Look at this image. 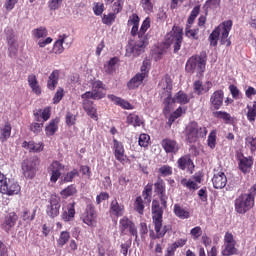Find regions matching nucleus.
I'll use <instances>...</instances> for the list:
<instances>
[{
    "label": "nucleus",
    "mask_w": 256,
    "mask_h": 256,
    "mask_svg": "<svg viewBox=\"0 0 256 256\" xmlns=\"http://www.w3.org/2000/svg\"><path fill=\"white\" fill-rule=\"evenodd\" d=\"M139 16L137 14H132L128 19V27H132L131 35L135 37L138 35V40L136 42H129L126 46V57H139L141 53L145 51V47L149 45L147 38V30L151 27V20L146 18L139 30Z\"/></svg>",
    "instance_id": "nucleus-1"
},
{
    "label": "nucleus",
    "mask_w": 256,
    "mask_h": 256,
    "mask_svg": "<svg viewBox=\"0 0 256 256\" xmlns=\"http://www.w3.org/2000/svg\"><path fill=\"white\" fill-rule=\"evenodd\" d=\"M152 221L156 235L152 236V239H163L164 235H167L168 231H171V225L163 226V208L159 206L157 200L152 202Z\"/></svg>",
    "instance_id": "nucleus-2"
},
{
    "label": "nucleus",
    "mask_w": 256,
    "mask_h": 256,
    "mask_svg": "<svg viewBox=\"0 0 256 256\" xmlns=\"http://www.w3.org/2000/svg\"><path fill=\"white\" fill-rule=\"evenodd\" d=\"M232 27H233V21L231 20L224 21L218 27H216L209 36L210 45L212 47H217V43L219 41V35H220L221 45H226V47H231V40H229V33H231Z\"/></svg>",
    "instance_id": "nucleus-3"
},
{
    "label": "nucleus",
    "mask_w": 256,
    "mask_h": 256,
    "mask_svg": "<svg viewBox=\"0 0 256 256\" xmlns=\"http://www.w3.org/2000/svg\"><path fill=\"white\" fill-rule=\"evenodd\" d=\"M256 184H254L248 193L239 195L234 201V207L236 213L245 215L248 211H251L255 206Z\"/></svg>",
    "instance_id": "nucleus-4"
},
{
    "label": "nucleus",
    "mask_w": 256,
    "mask_h": 256,
    "mask_svg": "<svg viewBox=\"0 0 256 256\" xmlns=\"http://www.w3.org/2000/svg\"><path fill=\"white\" fill-rule=\"evenodd\" d=\"M207 137V128L195 121L190 122L184 130V139L188 143H196L199 138Z\"/></svg>",
    "instance_id": "nucleus-5"
},
{
    "label": "nucleus",
    "mask_w": 256,
    "mask_h": 256,
    "mask_svg": "<svg viewBox=\"0 0 256 256\" xmlns=\"http://www.w3.org/2000/svg\"><path fill=\"white\" fill-rule=\"evenodd\" d=\"M0 193H2V195H8L9 197L19 195V193H21V186L19 183L7 178L5 174L0 172Z\"/></svg>",
    "instance_id": "nucleus-6"
},
{
    "label": "nucleus",
    "mask_w": 256,
    "mask_h": 256,
    "mask_svg": "<svg viewBox=\"0 0 256 256\" xmlns=\"http://www.w3.org/2000/svg\"><path fill=\"white\" fill-rule=\"evenodd\" d=\"M207 65V56L194 55L190 57L186 62L187 73H199L200 75L205 73V67Z\"/></svg>",
    "instance_id": "nucleus-7"
},
{
    "label": "nucleus",
    "mask_w": 256,
    "mask_h": 256,
    "mask_svg": "<svg viewBox=\"0 0 256 256\" xmlns=\"http://www.w3.org/2000/svg\"><path fill=\"white\" fill-rule=\"evenodd\" d=\"M165 43L169 46L173 45L174 53L180 51L181 45L183 43V28L179 26H174L172 28V31L166 34Z\"/></svg>",
    "instance_id": "nucleus-8"
},
{
    "label": "nucleus",
    "mask_w": 256,
    "mask_h": 256,
    "mask_svg": "<svg viewBox=\"0 0 256 256\" xmlns=\"http://www.w3.org/2000/svg\"><path fill=\"white\" fill-rule=\"evenodd\" d=\"M153 195V184H147L142 192V197L138 196L134 203V209L140 215H143L145 205L151 203V196Z\"/></svg>",
    "instance_id": "nucleus-9"
},
{
    "label": "nucleus",
    "mask_w": 256,
    "mask_h": 256,
    "mask_svg": "<svg viewBox=\"0 0 256 256\" xmlns=\"http://www.w3.org/2000/svg\"><path fill=\"white\" fill-rule=\"evenodd\" d=\"M119 229L121 235H127V233H130L132 237H135V241L139 239V235L137 233V226H135V223L131 221L127 216H124L119 221Z\"/></svg>",
    "instance_id": "nucleus-10"
},
{
    "label": "nucleus",
    "mask_w": 256,
    "mask_h": 256,
    "mask_svg": "<svg viewBox=\"0 0 256 256\" xmlns=\"http://www.w3.org/2000/svg\"><path fill=\"white\" fill-rule=\"evenodd\" d=\"M237 242L231 232H226L224 235V249L222 250L223 256L237 255V248H235Z\"/></svg>",
    "instance_id": "nucleus-11"
},
{
    "label": "nucleus",
    "mask_w": 256,
    "mask_h": 256,
    "mask_svg": "<svg viewBox=\"0 0 256 256\" xmlns=\"http://www.w3.org/2000/svg\"><path fill=\"white\" fill-rule=\"evenodd\" d=\"M189 101H191V98H189V95H187L183 91H179L174 95L173 98L171 96L166 97V99L164 100V105L166 106L167 111H169L173 103H179L180 105H187Z\"/></svg>",
    "instance_id": "nucleus-12"
},
{
    "label": "nucleus",
    "mask_w": 256,
    "mask_h": 256,
    "mask_svg": "<svg viewBox=\"0 0 256 256\" xmlns=\"http://www.w3.org/2000/svg\"><path fill=\"white\" fill-rule=\"evenodd\" d=\"M61 209V198L56 195H52L49 200V204L46 208V213L51 219L59 216V211Z\"/></svg>",
    "instance_id": "nucleus-13"
},
{
    "label": "nucleus",
    "mask_w": 256,
    "mask_h": 256,
    "mask_svg": "<svg viewBox=\"0 0 256 256\" xmlns=\"http://www.w3.org/2000/svg\"><path fill=\"white\" fill-rule=\"evenodd\" d=\"M81 219L85 225H88V227H95V225H97V215L95 214V206H93V204H88L86 206Z\"/></svg>",
    "instance_id": "nucleus-14"
},
{
    "label": "nucleus",
    "mask_w": 256,
    "mask_h": 256,
    "mask_svg": "<svg viewBox=\"0 0 256 256\" xmlns=\"http://www.w3.org/2000/svg\"><path fill=\"white\" fill-rule=\"evenodd\" d=\"M65 169V165L61 164V162L55 160L48 166V173L50 175L51 183H57L59 181V177H61V171Z\"/></svg>",
    "instance_id": "nucleus-15"
},
{
    "label": "nucleus",
    "mask_w": 256,
    "mask_h": 256,
    "mask_svg": "<svg viewBox=\"0 0 256 256\" xmlns=\"http://www.w3.org/2000/svg\"><path fill=\"white\" fill-rule=\"evenodd\" d=\"M37 167V159L30 158L24 160L22 163V173L26 179H33L35 177V169Z\"/></svg>",
    "instance_id": "nucleus-16"
},
{
    "label": "nucleus",
    "mask_w": 256,
    "mask_h": 256,
    "mask_svg": "<svg viewBox=\"0 0 256 256\" xmlns=\"http://www.w3.org/2000/svg\"><path fill=\"white\" fill-rule=\"evenodd\" d=\"M63 45H65V46H63ZM65 47H67V49H69V47H71V41H69V35L61 34V35H59L58 39L54 43L53 52L56 55H61V53H63V51H65Z\"/></svg>",
    "instance_id": "nucleus-17"
},
{
    "label": "nucleus",
    "mask_w": 256,
    "mask_h": 256,
    "mask_svg": "<svg viewBox=\"0 0 256 256\" xmlns=\"http://www.w3.org/2000/svg\"><path fill=\"white\" fill-rule=\"evenodd\" d=\"M113 151L116 161H119V163L125 165V162L127 161V155H125V147L123 146V143L119 142L117 139H114Z\"/></svg>",
    "instance_id": "nucleus-18"
},
{
    "label": "nucleus",
    "mask_w": 256,
    "mask_h": 256,
    "mask_svg": "<svg viewBox=\"0 0 256 256\" xmlns=\"http://www.w3.org/2000/svg\"><path fill=\"white\" fill-rule=\"evenodd\" d=\"M5 33L7 35L8 41V51L10 57H17L18 45L17 41L15 40V34L13 33V29H6Z\"/></svg>",
    "instance_id": "nucleus-19"
},
{
    "label": "nucleus",
    "mask_w": 256,
    "mask_h": 256,
    "mask_svg": "<svg viewBox=\"0 0 256 256\" xmlns=\"http://www.w3.org/2000/svg\"><path fill=\"white\" fill-rule=\"evenodd\" d=\"M160 91H162V95L167 97H171V91H173V81L169 75L164 76L158 85Z\"/></svg>",
    "instance_id": "nucleus-20"
},
{
    "label": "nucleus",
    "mask_w": 256,
    "mask_h": 256,
    "mask_svg": "<svg viewBox=\"0 0 256 256\" xmlns=\"http://www.w3.org/2000/svg\"><path fill=\"white\" fill-rule=\"evenodd\" d=\"M155 193L159 195L161 205L167 207V195L165 194V182L161 179L157 180L154 184Z\"/></svg>",
    "instance_id": "nucleus-21"
},
{
    "label": "nucleus",
    "mask_w": 256,
    "mask_h": 256,
    "mask_svg": "<svg viewBox=\"0 0 256 256\" xmlns=\"http://www.w3.org/2000/svg\"><path fill=\"white\" fill-rule=\"evenodd\" d=\"M225 94L222 90L215 91L210 97V104L216 111L223 107V99Z\"/></svg>",
    "instance_id": "nucleus-22"
},
{
    "label": "nucleus",
    "mask_w": 256,
    "mask_h": 256,
    "mask_svg": "<svg viewBox=\"0 0 256 256\" xmlns=\"http://www.w3.org/2000/svg\"><path fill=\"white\" fill-rule=\"evenodd\" d=\"M109 213L111 217H123V215H125V206L123 204H119L117 199H114L110 203Z\"/></svg>",
    "instance_id": "nucleus-23"
},
{
    "label": "nucleus",
    "mask_w": 256,
    "mask_h": 256,
    "mask_svg": "<svg viewBox=\"0 0 256 256\" xmlns=\"http://www.w3.org/2000/svg\"><path fill=\"white\" fill-rule=\"evenodd\" d=\"M213 87V83L211 81H206L204 84L201 81H195L193 84L194 92L198 95H203L205 93H209L211 88Z\"/></svg>",
    "instance_id": "nucleus-24"
},
{
    "label": "nucleus",
    "mask_w": 256,
    "mask_h": 256,
    "mask_svg": "<svg viewBox=\"0 0 256 256\" xmlns=\"http://www.w3.org/2000/svg\"><path fill=\"white\" fill-rule=\"evenodd\" d=\"M92 92H94L97 101L105 99V84H103V82L100 80L92 82Z\"/></svg>",
    "instance_id": "nucleus-25"
},
{
    "label": "nucleus",
    "mask_w": 256,
    "mask_h": 256,
    "mask_svg": "<svg viewBox=\"0 0 256 256\" xmlns=\"http://www.w3.org/2000/svg\"><path fill=\"white\" fill-rule=\"evenodd\" d=\"M212 183L214 189H224L227 185V176L223 172H218L214 174Z\"/></svg>",
    "instance_id": "nucleus-26"
},
{
    "label": "nucleus",
    "mask_w": 256,
    "mask_h": 256,
    "mask_svg": "<svg viewBox=\"0 0 256 256\" xmlns=\"http://www.w3.org/2000/svg\"><path fill=\"white\" fill-rule=\"evenodd\" d=\"M61 219L65 221V223H69V221L75 219V203H70L66 208H63Z\"/></svg>",
    "instance_id": "nucleus-27"
},
{
    "label": "nucleus",
    "mask_w": 256,
    "mask_h": 256,
    "mask_svg": "<svg viewBox=\"0 0 256 256\" xmlns=\"http://www.w3.org/2000/svg\"><path fill=\"white\" fill-rule=\"evenodd\" d=\"M82 106L84 111L89 117H91V119H94V121H97V119H99V116L97 115V106L93 104V101L82 102Z\"/></svg>",
    "instance_id": "nucleus-28"
},
{
    "label": "nucleus",
    "mask_w": 256,
    "mask_h": 256,
    "mask_svg": "<svg viewBox=\"0 0 256 256\" xmlns=\"http://www.w3.org/2000/svg\"><path fill=\"white\" fill-rule=\"evenodd\" d=\"M162 147L167 153H173L174 155L179 151V144L175 140L164 139L162 140Z\"/></svg>",
    "instance_id": "nucleus-29"
},
{
    "label": "nucleus",
    "mask_w": 256,
    "mask_h": 256,
    "mask_svg": "<svg viewBox=\"0 0 256 256\" xmlns=\"http://www.w3.org/2000/svg\"><path fill=\"white\" fill-rule=\"evenodd\" d=\"M17 219L18 217L15 212L9 213L2 223V229H4V231H11L12 227H15V224L17 223Z\"/></svg>",
    "instance_id": "nucleus-30"
},
{
    "label": "nucleus",
    "mask_w": 256,
    "mask_h": 256,
    "mask_svg": "<svg viewBox=\"0 0 256 256\" xmlns=\"http://www.w3.org/2000/svg\"><path fill=\"white\" fill-rule=\"evenodd\" d=\"M34 119L35 121H38V123H45V121H49L51 119V108L46 107L43 110H37L34 112Z\"/></svg>",
    "instance_id": "nucleus-31"
},
{
    "label": "nucleus",
    "mask_w": 256,
    "mask_h": 256,
    "mask_svg": "<svg viewBox=\"0 0 256 256\" xmlns=\"http://www.w3.org/2000/svg\"><path fill=\"white\" fill-rule=\"evenodd\" d=\"M27 81L30 89H32V93H35V95H41V86L39 85L37 76L35 74H30L28 75Z\"/></svg>",
    "instance_id": "nucleus-32"
},
{
    "label": "nucleus",
    "mask_w": 256,
    "mask_h": 256,
    "mask_svg": "<svg viewBox=\"0 0 256 256\" xmlns=\"http://www.w3.org/2000/svg\"><path fill=\"white\" fill-rule=\"evenodd\" d=\"M108 99L112 101L115 105H118L119 107H122V109L131 110L133 109V105L126 101L125 99L119 98L113 94L108 95Z\"/></svg>",
    "instance_id": "nucleus-33"
},
{
    "label": "nucleus",
    "mask_w": 256,
    "mask_h": 256,
    "mask_svg": "<svg viewBox=\"0 0 256 256\" xmlns=\"http://www.w3.org/2000/svg\"><path fill=\"white\" fill-rule=\"evenodd\" d=\"M253 167V158L252 157H242L239 160V169L242 173H249Z\"/></svg>",
    "instance_id": "nucleus-34"
},
{
    "label": "nucleus",
    "mask_w": 256,
    "mask_h": 256,
    "mask_svg": "<svg viewBox=\"0 0 256 256\" xmlns=\"http://www.w3.org/2000/svg\"><path fill=\"white\" fill-rule=\"evenodd\" d=\"M177 165L179 169H182V171H185V169H193V167H195L193 160H191V157L189 156H182L179 158Z\"/></svg>",
    "instance_id": "nucleus-35"
},
{
    "label": "nucleus",
    "mask_w": 256,
    "mask_h": 256,
    "mask_svg": "<svg viewBox=\"0 0 256 256\" xmlns=\"http://www.w3.org/2000/svg\"><path fill=\"white\" fill-rule=\"evenodd\" d=\"M59 129V119L51 120L49 125L45 127V133L47 137H53Z\"/></svg>",
    "instance_id": "nucleus-36"
},
{
    "label": "nucleus",
    "mask_w": 256,
    "mask_h": 256,
    "mask_svg": "<svg viewBox=\"0 0 256 256\" xmlns=\"http://www.w3.org/2000/svg\"><path fill=\"white\" fill-rule=\"evenodd\" d=\"M174 214L176 217H179V219H189L190 213L187 208H184L180 204H175L174 205Z\"/></svg>",
    "instance_id": "nucleus-37"
},
{
    "label": "nucleus",
    "mask_w": 256,
    "mask_h": 256,
    "mask_svg": "<svg viewBox=\"0 0 256 256\" xmlns=\"http://www.w3.org/2000/svg\"><path fill=\"white\" fill-rule=\"evenodd\" d=\"M57 83H59V70H54L48 78V89H50L51 91L55 90V87H57Z\"/></svg>",
    "instance_id": "nucleus-38"
},
{
    "label": "nucleus",
    "mask_w": 256,
    "mask_h": 256,
    "mask_svg": "<svg viewBox=\"0 0 256 256\" xmlns=\"http://www.w3.org/2000/svg\"><path fill=\"white\" fill-rule=\"evenodd\" d=\"M22 146L24 149H29L32 153H41L43 151V143H35V142H23Z\"/></svg>",
    "instance_id": "nucleus-39"
},
{
    "label": "nucleus",
    "mask_w": 256,
    "mask_h": 256,
    "mask_svg": "<svg viewBox=\"0 0 256 256\" xmlns=\"http://www.w3.org/2000/svg\"><path fill=\"white\" fill-rule=\"evenodd\" d=\"M69 239H71V233L69 231L60 232L59 237L56 240L57 246L60 248L65 247V245L69 243Z\"/></svg>",
    "instance_id": "nucleus-40"
},
{
    "label": "nucleus",
    "mask_w": 256,
    "mask_h": 256,
    "mask_svg": "<svg viewBox=\"0 0 256 256\" xmlns=\"http://www.w3.org/2000/svg\"><path fill=\"white\" fill-rule=\"evenodd\" d=\"M145 77L137 73L127 84L129 89H137V87L143 84Z\"/></svg>",
    "instance_id": "nucleus-41"
},
{
    "label": "nucleus",
    "mask_w": 256,
    "mask_h": 256,
    "mask_svg": "<svg viewBox=\"0 0 256 256\" xmlns=\"http://www.w3.org/2000/svg\"><path fill=\"white\" fill-rule=\"evenodd\" d=\"M11 124L6 123L4 127L0 129V141L5 143L9 137H11Z\"/></svg>",
    "instance_id": "nucleus-42"
},
{
    "label": "nucleus",
    "mask_w": 256,
    "mask_h": 256,
    "mask_svg": "<svg viewBox=\"0 0 256 256\" xmlns=\"http://www.w3.org/2000/svg\"><path fill=\"white\" fill-rule=\"evenodd\" d=\"M185 35L188 39H193L194 41L199 40V28L191 29V25H186Z\"/></svg>",
    "instance_id": "nucleus-43"
},
{
    "label": "nucleus",
    "mask_w": 256,
    "mask_h": 256,
    "mask_svg": "<svg viewBox=\"0 0 256 256\" xmlns=\"http://www.w3.org/2000/svg\"><path fill=\"white\" fill-rule=\"evenodd\" d=\"M247 119L250 123H255L256 121V101L247 106Z\"/></svg>",
    "instance_id": "nucleus-44"
},
{
    "label": "nucleus",
    "mask_w": 256,
    "mask_h": 256,
    "mask_svg": "<svg viewBox=\"0 0 256 256\" xmlns=\"http://www.w3.org/2000/svg\"><path fill=\"white\" fill-rule=\"evenodd\" d=\"M128 125H133V127H141L143 120L136 114H130L127 116Z\"/></svg>",
    "instance_id": "nucleus-45"
},
{
    "label": "nucleus",
    "mask_w": 256,
    "mask_h": 256,
    "mask_svg": "<svg viewBox=\"0 0 256 256\" xmlns=\"http://www.w3.org/2000/svg\"><path fill=\"white\" fill-rule=\"evenodd\" d=\"M214 117L217 119H223L225 123L231 125L233 123V117H231V114L223 111H217L214 112Z\"/></svg>",
    "instance_id": "nucleus-46"
},
{
    "label": "nucleus",
    "mask_w": 256,
    "mask_h": 256,
    "mask_svg": "<svg viewBox=\"0 0 256 256\" xmlns=\"http://www.w3.org/2000/svg\"><path fill=\"white\" fill-rule=\"evenodd\" d=\"M75 193H77V188L74 185H70L67 188L63 189L60 192V195L61 197H63V199H67L69 197H73Z\"/></svg>",
    "instance_id": "nucleus-47"
},
{
    "label": "nucleus",
    "mask_w": 256,
    "mask_h": 256,
    "mask_svg": "<svg viewBox=\"0 0 256 256\" xmlns=\"http://www.w3.org/2000/svg\"><path fill=\"white\" fill-rule=\"evenodd\" d=\"M207 145L210 149H215L217 146V130H212L208 135Z\"/></svg>",
    "instance_id": "nucleus-48"
},
{
    "label": "nucleus",
    "mask_w": 256,
    "mask_h": 256,
    "mask_svg": "<svg viewBox=\"0 0 256 256\" xmlns=\"http://www.w3.org/2000/svg\"><path fill=\"white\" fill-rule=\"evenodd\" d=\"M245 147L251 151V153L256 152V138L253 136H247L245 138Z\"/></svg>",
    "instance_id": "nucleus-49"
},
{
    "label": "nucleus",
    "mask_w": 256,
    "mask_h": 256,
    "mask_svg": "<svg viewBox=\"0 0 256 256\" xmlns=\"http://www.w3.org/2000/svg\"><path fill=\"white\" fill-rule=\"evenodd\" d=\"M181 185H183V187H187V189H193L194 191L199 189V184H197L196 181L187 180L186 178L181 180Z\"/></svg>",
    "instance_id": "nucleus-50"
},
{
    "label": "nucleus",
    "mask_w": 256,
    "mask_h": 256,
    "mask_svg": "<svg viewBox=\"0 0 256 256\" xmlns=\"http://www.w3.org/2000/svg\"><path fill=\"white\" fill-rule=\"evenodd\" d=\"M47 35H48V32H47V28H45V27H40V28L33 30V36L36 39H43V38L47 37Z\"/></svg>",
    "instance_id": "nucleus-51"
},
{
    "label": "nucleus",
    "mask_w": 256,
    "mask_h": 256,
    "mask_svg": "<svg viewBox=\"0 0 256 256\" xmlns=\"http://www.w3.org/2000/svg\"><path fill=\"white\" fill-rule=\"evenodd\" d=\"M117 63H119V58L114 57L110 59L107 65H105L106 73H113V71H115V65H117Z\"/></svg>",
    "instance_id": "nucleus-52"
},
{
    "label": "nucleus",
    "mask_w": 256,
    "mask_h": 256,
    "mask_svg": "<svg viewBox=\"0 0 256 256\" xmlns=\"http://www.w3.org/2000/svg\"><path fill=\"white\" fill-rule=\"evenodd\" d=\"M140 5L145 11V13H151L153 11V2L152 0H141Z\"/></svg>",
    "instance_id": "nucleus-53"
},
{
    "label": "nucleus",
    "mask_w": 256,
    "mask_h": 256,
    "mask_svg": "<svg viewBox=\"0 0 256 256\" xmlns=\"http://www.w3.org/2000/svg\"><path fill=\"white\" fill-rule=\"evenodd\" d=\"M116 17L117 15L113 13H109L108 15L104 14L102 17V23H104V25H113Z\"/></svg>",
    "instance_id": "nucleus-54"
},
{
    "label": "nucleus",
    "mask_w": 256,
    "mask_h": 256,
    "mask_svg": "<svg viewBox=\"0 0 256 256\" xmlns=\"http://www.w3.org/2000/svg\"><path fill=\"white\" fill-rule=\"evenodd\" d=\"M149 141H151L149 134H140L138 140L140 147H149Z\"/></svg>",
    "instance_id": "nucleus-55"
},
{
    "label": "nucleus",
    "mask_w": 256,
    "mask_h": 256,
    "mask_svg": "<svg viewBox=\"0 0 256 256\" xmlns=\"http://www.w3.org/2000/svg\"><path fill=\"white\" fill-rule=\"evenodd\" d=\"M158 171L162 177H169V175H173V168L169 165H163Z\"/></svg>",
    "instance_id": "nucleus-56"
},
{
    "label": "nucleus",
    "mask_w": 256,
    "mask_h": 256,
    "mask_svg": "<svg viewBox=\"0 0 256 256\" xmlns=\"http://www.w3.org/2000/svg\"><path fill=\"white\" fill-rule=\"evenodd\" d=\"M63 5V0H49L48 7L50 11H57Z\"/></svg>",
    "instance_id": "nucleus-57"
},
{
    "label": "nucleus",
    "mask_w": 256,
    "mask_h": 256,
    "mask_svg": "<svg viewBox=\"0 0 256 256\" xmlns=\"http://www.w3.org/2000/svg\"><path fill=\"white\" fill-rule=\"evenodd\" d=\"M190 235L194 241H197L201 235H203V230L201 229V226H196L191 229Z\"/></svg>",
    "instance_id": "nucleus-58"
},
{
    "label": "nucleus",
    "mask_w": 256,
    "mask_h": 256,
    "mask_svg": "<svg viewBox=\"0 0 256 256\" xmlns=\"http://www.w3.org/2000/svg\"><path fill=\"white\" fill-rule=\"evenodd\" d=\"M206 9H219L221 7V0H206Z\"/></svg>",
    "instance_id": "nucleus-59"
},
{
    "label": "nucleus",
    "mask_w": 256,
    "mask_h": 256,
    "mask_svg": "<svg viewBox=\"0 0 256 256\" xmlns=\"http://www.w3.org/2000/svg\"><path fill=\"white\" fill-rule=\"evenodd\" d=\"M77 175H79V171H77V169L68 172L63 178L64 183H71V181H73Z\"/></svg>",
    "instance_id": "nucleus-60"
},
{
    "label": "nucleus",
    "mask_w": 256,
    "mask_h": 256,
    "mask_svg": "<svg viewBox=\"0 0 256 256\" xmlns=\"http://www.w3.org/2000/svg\"><path fill=\"white\" fill-rule=\"evenodd\" d=\"M35 213H36L35 210L31 213L28 209H25L22 213L23 221H27V222L33 221V219H35Z\"/></svg>",
    "instance_id": "nucleus-61"
},
{
    "label": "nucleus",
    "mask_w": 256,
    "mask_h": 256,
    "mask_svg": "<svg viewBox=\"0 0 256 256\" xmlns=\"http://www.w3.org/2000/svg\"><path fill=\"white\" fill-rule=\"evenodd\" d=\"M186 109H183L182 107H179L177 110H175L170 118H169V122L173 123L175 121V119H179V117H181L182 113H185Z\"/></svg>",
    "instance_id": "nucleus-62"
},
{
    "label": "nucleus",
    "mask_w": 256,
    "mask_h": 256,
    "mask_svg": "<svg viewBox=\"0 0 256 256\" xmlns=\"http://www.w3.org/2000/svg\"><path fill=\"white\" fill-rule=\"evenodd\" d=\"M149 61H144L141 68H140V73L139 75H142L144 78H147L149 75Z\"/></svg>",
    "instance_id": "nucleus-63"
},
{
    "label": "nucleus",
    "mask_w": 256,
    "mask_h": 256,
    "mask_svg": "<svg viewBox=\"0 0 256 256\" xmlns=\"http://www.w3.org/2000/svg\"><path fill=\"white\" fill-rule=\"evenodd\" d=\"M229 89L233 99H241V91H239V88H237V86L230 85Z\"/></svg>",
    "instance_id": "nucleus-64"
}]
</instances>
